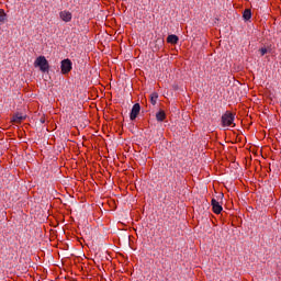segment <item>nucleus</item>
<instances>
[{
	"mask_svg": "<svg viewBox=\"0 0 281 281\" xmlns=\"http://www.w3.org/2000/svg\"><path fill=\"white\" fill-rule=\"evenodd\" d=\"M35 67H40L41 71H49V61H47V58L45 56H40L36 58L34 63Z\"/></svg>",
	"mask_w": 281,
	"mask_h": 281,
	"instance_id": "1",
	"label": "nucleus"
},
{
	"mask_svg": "<svg viewBox=\"0 0 281 281\" xmlns=\"http://www.w3.org/2000/svg\"><path fill=\"white\" fill-rule=\"evenodd\" d=\"M234 120H235V116H234V113L232 112H226L225 114L222 115V125L224 127H227V126H236V124H234Z\"/></svg>",
	"mask_w": 281,
	"mask_h": 281,
	"instance_id": "2",
	"label": "nucleus"
},
{
	"mask_svg": "<svg viewBox=\"0 0 281 281\" xmlns=\"http://www.w3.org/2000/svg\"><path fill=\"white\" fill-rule=\"evenodd\" d=\"M72 68H74V64L71 63V59L67 58L61 60L60 69L64 76L69 74V71H71Z\"/></svg>",
	"mask_w": 281,
	"mask_h": 281,
	"instance_id": "3",
	"label": "nucleus"
},
{
	"mask_svg": "<svg viewBox=\"0 0 281 281\" xmlns=\"http://www.w3.org/2000/svg\"><path fill=\"white\" fill-rule=\"evenodd\" d=\"M139 111H142V106L139 103H135L132 108L131 114H130V120H136L137 116L139 115Z\"/></svg>",
	"mask_w": 281,
	"mask_h": 281,
	"instance_id": "4",
	"label": "nucleus"
},
{
	"mask_svg": "<svg viewBox=\"0 0 281 281\" xmlns=\"http://www.w3.org/2000/svg\"><path fill=\"white\" fill-rule=\"evenodd\" d=\"M211 205L213 207L214 214H221V212H223V206L221 203H218V201H216V199H212Z\"/></svg>",
	"mask_w": 281,
	"mask_h": 281,
	"instance_id": "5",
	"label": "nucleus"
},
{
	"mask_svg": "<svg viewBox=\"0 0 281 281\" xmlns=\"http://www.w3.org/2000/svg\"><path fill=\"white\" fill-rule=\"evenodd\" d=\"M59 18L65 23H69L71 21V19H72V15H71V12L65 10V11H60L59 12Z\"/></svg>",
	"mask_w": 281,
	"mask_h": 281,
	"instance_id": "6",
	"label": "nucleus"
},
{
	"mask_svg": "<svg viewBox=\"0 0 281 281\" xmlns=\"http://www.w3.org/2000/svg\"><path fill=\"white\" fill-rule=\"evenodd\" d=\"M23 120H25V116H23L22 114H15L12 117L13 124H21Z\"/></svg>",
	"mask_w": 281,
	"mask_h": 281,
	"instance_id": "7",
	"label": "nucleus"
},
{
	"mask_svg": "<svg viewBox=\"0 0 281 281\" xmlns=\"http://www.w3.org/2000/svg\"><path fill=\"white\" fill-rule=\"evenodd\" d=\"M167 43H170L171 45H177L179 43V37L177 35H169L167 37Z\"/></svg>",
	"mask_w": 281,
	"mask_h": 281,
	"instance_id": "8",
	"label": "nucleus"
},
{
	"mask_svg": "<svg viewBox=\"0 0 281 281\" xmlns=\"http://www.w3.org/2000/svg\"><path fill=\"white\" fill-rule=\"evenodd\" d=\"M157 100H159V94L157 92H153L150 94V102H151L153 106H155V104H157Z\"/></svg>",
	"mask_w": 281,
	"mask_h": 281,
	"instance_id": "9",
	"label": "nucleus"
},
{
	"mask_svg": "<svg viewBox=\"0 0 281 281\" xmlns=\"http://www.w3.org/2000/svg\"><path fill=\"white\" fill-rule=\"evenodd\" d=\"M156 120L158 121V122H164V120H166V112H164V111H159L157 114H156Z\"/></svg>",
	"mask_w": 281,
	"mask_h": 281,
	"instance_id": "10",
	"label": "nucleus"
},
{
	"mask_svg": "<svg viewBox=\"0 0 281 281\" xmlns=\"http://www.w3.org/2000/svg\"><path fill=\"white\" fill-rule=\"evenodd\" d=\"M8 20V14H5V11L3 9H0V23H5Z\"/></svg>",
	"mask_w": 281,
	"mask_h": 281,
	"instance_id": "11",
	"label": "nucleus"
},
{
	"mask_svg": "<svg viewBox=\"0 0 281 281\" xmlns=\"http://www.w3.org/2000/svg\"><path fill=\"white\" fill-rule=\"evenodd\" d=\"M243 18L245 19V21H249V19H251V10L246 9L244 11Z\"/></svg>",
	"mask_w": 281,
	"mask_h": 281,
	"instance_id": "12",
	"label": "nucleus"
},
{
	"mask_svg": "<svg viewBox=\"0 0 281 281\" xmlns=\"http://www.w3.org/2000/svg\"><path fill=\"white\" fill-rule=\"evenodd\" d=\"M267 52H268V50H267V48H265V47L259 49L260 56H265V54H267Z\"/></svg>",
	"mask_w": 281,
	"mask_h": 281,
	"instance_id": "13",
	"label": "nucleus"
}]
</instances>
